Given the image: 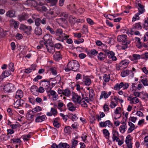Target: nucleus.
I'll list each match as a JSON object with an SVG mask.
<instances>
[{
    "mask_svg": "<svg viewBox=\"0 0 148 148\" xmlns=\"http://www.w3.org/2000/svg\"><path fill=\"white\" fill-rule=\"evenodd\" d=\"M29 112L27 114V119L28 120L30 121H32L34 120V115L32 114H31Z\"/></svg>",
    "mask_w": 148,
    "mask_h": 148,
    "instance_id": "a18cd8bd",
    "label": "nucleus"
},
{
    "mask_svg": "<svg viewBox=\"0 0 148 148\" xmlns=\"http://www.w3.org/2000/svg\"><path fill=\"white\" fill-rule=\"evenodd\" d=\"M112 92L111 91H109L108 92L105 91H103L101 92L100 98L99 100H101L103 98L105 99H107L109 96L111 95Z\"/></svg>",
    "mask_w": 148,
    "mask_h": 148,
    "instance_id": "9d476101",
    "label": "nucleus"
},
{
    "mask_svg": "<svg viewBox=\"0 0 148 148\" xmlns=\"http://www.w3.org/2000/svg\"><path fill=\"white\" fill-rule=\"evenodd\" d=\"M14 107L18 109V107L21 106L22 105L21 103V101L20 99L16 100V102L14 103Z\"/></svg>",
    "mask_w": 148,
    "mask_h": 148,
    "instance_id": "79ce46f5",
    "label": "nucleus"
},
{
    "mask_svg": "<svg viewBox=\"0 0 148 148\" xmlns=\"http://www.w3.org/2000/svg\"><path fill=\"white\" fill-rule=\"evenodd\" d=\"M136 40L137 41V43L136 45L137 47L140 49L143 48V47L147 48L148 47V46L145 43H142L140 41V39L138 37H135Z\"/></svg>",
    "mask_w": 148,
    "mask_h": 148,
    "instance_id": "6e6552de",
    "label": "nucleus"
},
{
    "mask_svg": "<svg viewBox=\"0 0 148 148\" xmlns=\"http://www.w3.org/2000/svg\"><path fill=\"white\" fill-rule=\"evenodd\" d=\"M141 82L144 86H148V80H147V78H144V79H142L141 80Z\"/></svg>",
    "mask_w": 148,
    "mask_h": 148,
    "instance_id": "e2e57ef3",
    "label": "nucleus"
},
{
    "mask_svg": "<svg viewBox=\"0 0 148 148\" xmlns=\"http://www.w3.org/2000/svg\"><path fill=\"white\" fill-rule=\"evenodd\" d=\"M67 67L65 69L66 72H69L71 70L77 71L79 70L80 67L79 62L75 60L69 62L67 64Z\"/></svg>",
    "mask_w": 148,
    "mask_h": 148,
    "instance_id": "f257e3e1",
    "label": "nucleus"
},
{
    "mask_svg": "<svg viewBox=\"0 0 148 148\" xmlns=\"http://www.w3.org/2000/svg\"><path fill=\"white\" fill-rule=\"evenodd\" d=\"M127 36L126 35L123 34L119 35L117 37V40L119 42H122V44L127 42Z\"/></svg>",
    "mask_w": 148,
    "mask_h": 148,
    "instance_id": "ddd939ff",
    "label": "nucleus"
},
{
    "mask_svg": "<svg viewBox=\"0 0 148 148\" xmlns=\"http://www.w3.org/2000/svg\"><path fill=\"white\" fill-rule=\"evenodd\" d=\"M72 128L70 126H66L64 129V132L65 133L70 134L71 132Z\"/></svg>",
    "mask_w": 148,
    "mask_h": 148,
    "instance_id": "3c124183",
    "label": "nucleus"
},
{
    "mask_svg": "<svg viewBox=\"0 0 148 148\" xmlns=\"http://www.w3.org/2000/svg\"><path fill=\"white\" fill-rule=\"evenodd\" d=\"M45 47L48 52L51 53H53L55 51V47L54 46L50 44H45Z\"/></svg>",
    "mask_w": 148,
    "mask_h": 148,
    "instance_id": "9b49d317",
    "label": "nucleus"
},
{
    "mask_svg": "<svg viewBox=\"0 0 148 148\" xmlns=\"http://www.w3.org/2000/svg\"><path fill=\"white\" fill-rule=\"evenodd\" d=\"M72 100L75 103L80 104L82 101V97L75 93H73L72 95Z\"/></svg>",
    "mask_w": 148,
    "mask_h": 148,
    "instance_id": "423d86ee",
    "label": "nucleus"
},
{
    "mask_svg": "<svg viewBox=\"0 0 148 148\" xmlns=\"http://www.w3.org/2000/svg\"><path fill=\"white\" fill-rule=\"evenodd\" d=\"M138 10L139 12L137 13L139 14L140 15L144 12L145 11V9H144V6L142 5L140 3H138Z\"/></svg>",
    "mask_w": 148,
    "mask_h": 148,
    "instance_id": "7c9ffc66",
    "label": "nucleus"
},
{
    "mask_svg": "<svg viewBox=\"0 0 148 148\" xmlns=\"http://www.w3.org/2000/svg\"><path fill=\"white\" fill-rule=\"evenodd\" d=\"M46 29L47 30L49 31L51 34H55V32L53 29L51 27L49 26L48 25Z\"/></svg>",
    "mask_w": 148,
    "mask_h": 148,
    "instance_id": "774afa93",
    "label": "nucleus"
},
{
    "mask_svg": "<svg viewBox=\"0 0 148 148\" xmlns=\"http://www.w3.org/2000/svg\"><path fill=\"white\" fill-rule=\"evenodd\" d=\"M23 93L22 91L21 90H18L16 92L15 98L20 99L23 97Z\"/></svg>",
    "mask_w": 148,
    "mask_h": 148,
    "instance_id": "bb28decb",
    "label": "nucleus"
},
{
    "mask_svg": "<svg viewBox=\"0 0 148 148\" xmlns=\"http://www.w3.org/2000/svg\"><path fill=\"white\" fill-rule=\"evenodd\" d=\"M70 146L66 143H60L58 144L59 148H69Z\"/></svg>",
    "mask_w": 148,
    "mask_h": 148,
    "instance_id": "72a5a7b5",
    "label": "nucleus"
},
{
    "mask_svg": "<svg viewBox=\"0 0 148 148\" xmlns=\"http://www.w3.org/2000/svg\"><path fill=\"white\" fill-rule=\"evenodd\" d=\"M112 124L110 120H107L105 121L101 122L99 123V126L101 127H105L107 126L110 127L112 126Z\"/></svg>",
    "mask_w": 148,
    "mask_h": 148,
    "instance_id": "f8f14e48",
    "label": "nucleus"
},
{
    "mask_svg": "<svg viewBox=\"0 0 148 148\" xmlns=\"http://www.w3.org/2000/svg\"><path fill=\"white\" fill-rule=\"evenodd\" d=\"M96 43L97 45L99 46H101L102 45V47L104 48V49H106L107 47L104 44H103L102 42L100 40H97L96 42Z\"/></svg>",
    "mask_w": 148,
    "mask_h": 148,
    "instance_id": "0e129e2a",
    "label": "nucleus"
},
{
    "mask_svg": "<svg viewBox=\"0 0 148 148\" xmlns=\"http://www.w3.org/2000/svg\"><path fill=\"white\" fill-rule=\"evenodd\" d=\"M68 109L71 111H73L76 110V107L72 103L70 102L67 105Z\"/></svg>",
    "mask_w": 148,
    "mask_h": 148,
    "instance_id": "cd10ccee",
    "label": "nucleus"
},
{
    "mask_svg": "<svg viewBox=\"0 0 148 148\" xmlns=\"http://www.w3.org/2000/svg\"><path fill=\"white\" fill-rule=\"evenodd\" d=\"M69 37V36L65 34L62 33L58 38H56V39L59 41L63 42L64 40H66Z\"/></svg>",
    "mask_w": 148,
    "mask_h": 148,
    "instance_id": "6ab92c4d",
    "label": "nucleus"
},
{
    "mask_svg": "<svg viewBox=\"0 0 148 148\" xmlns=\"http://www.w3.org/2000/svg\"><path fill=\"white\" fill-rule=\"evenodd\" d=\"M71 145L70 148H76L77 145L78 141L73 138L71 140Z\"/></svg>",
    "mask_w": 148,
    "mask_h": 148,
    "instance_id": "c9c22d12",
    "label": "nucleus"
},
{
    "mask_svg": "<svg viewBox=\"0 0 148 148\" xmlns=\"http://www.w3.org/2000/svg\"><path fill=\"white\" fill-rule=\"evenodd\" d=\"M18 19L20 22L25 20L29 18L28 14L27 13L22 14L18 15Z\"/></svg>",
    "mask_w": 148,
    "mask_h": 148,
    "instance_id": "4468645a",
    "label": "nucleus"
},
{
    "mask_svg": "<svg viewBox=\"0 0 148 148\" xmlns=\"http://www.w3.org/2000/svg\"><path fill=\"white\" fill-rule=\"evenodd\" d=\"M45 1L46 2L50 3L52 6H54L57 3L58 0H45Z\"/></svg>",
    "mask_w": 148,
    "mask_h": 148,
    "instance_id": "8fccbe9b",
    "label": "nucleus"
},
{
    "mask_svg": "<svg viewBox=\"0 0 148 148\" xmlns=\"http://www.w3.org/2000/svg\"><path fill=\"white\" fill-rule=\"evenodd\" d=\"M42 110V108L40 106H37L34 108L32 110H30V112H32L36 113Z\"/></svg>",
    "mask_w": 148,
    "mask_h": 148,
    "instance_id": "a19ab883",
    "label": "nucleus"
},
{
    "mask_svg": "<svg viewBox=\"0 0 148 148\" xmlns=\"http://www.w3.org/2000/svg\"><path fill=\"white\" fill-rule=\"evenodd\" d=\"M11 74V72L10 71L6 70L3 72L1 75H3V78L8 77Z\"/></svg>",
    "mask_w": 148,
    "mask_h": 148,
    "instance_id": "ea45409f",
    "label": "nucleus"
},
{
    "mask_svg": "<svg viewBox=\"0 0 148 148\" xmlns=\"http://www.w3.org/2000/svg\"><path fill=\"white\" fill-rule=\"evenodd\" d=\"M83 82L85 85L89 86L91 84V80L90 78H86L83 79Z\"/></svg>",
    "mask_w": 148,
    "mask_h": 148,
    "instance_id": "c03bdc74",
    "label": "nucleus"
},
{
    "mask_svg": "<svg viewBox=\"0 0 148 148\" xmlns=\"http://www.w3.org/2000/svg\"><path fill=\"white\" fill-rule=\"evenodd\" d=\"M100 115H97L96 118L98 121L101 120V118H103L105 116V114L103 112H101L99 113Z\"/></svg>",
    "mask_w": 148,
    "mask_h": 148,
    "instance_id": "09e8293b",
    "label": "nucleus"
},
{
    "mask_svg": "<svg viewBox=\"0 0 148 148\" xmlns=\"http://www.w3.org/2000/svg\"><path fill=\"white\" fill-rule=\"evenodd\" d=\"M71 92L70 90L68 88L64 90L63 95L67 97H69L71 95Z\"/></svg>",
    "mask_w": 148,
    "mask_h": 148,
    "instance_id": "4c0bfd02",
    "label": "nucleus"
},
{
    "mask_svg": "<svg viewBox=\"0 0 148 148\" xmlns=\"http://www.w3.org/2000/svg\"><path fill=\"white\" fill-rule=\"evenodd\" d=\"M68 118L72 120L73 121H76L78 119V117L76 114L69 113L68 114Z\"/></svg>",
    "mask_w": 148,
    "mask_h": 148,
    "instance_id": "2f4dec72",
    "label": "nucleus"
},
{
    "mask_svg": "<svg viewBox=\"0 0 148 148\" xmlns=\"http://www.w3.org/2000/svg\"><path fill=\"white\" fill-rule=\"evenodd\" d=\"M42 31L41 28L40 27H37L35 28V33L37 35H40L42 34Z\"/></svg>",
    "mask_w": 148,
    "mask_h": 148,
    "instance_id": "49530a36",
    "label": "nucleus"
},
{
    "mask_svg": "<svg viewBox=\"0 0 148 148\" xmlns=\"http://www.w3.org/2000/svg\"><path fill=\"white\" fill-rule=\"evenodd\" d=\"M35 3L34 4V7L37 6H42L43 5V3L41 2V0H32V1L31 3L33 4V3Z\"/></svg>",
    "mask_w": 148,
    "mask_h": 148,
    "instance_id": "c756f323",
    "label": "nucleus"
},
{
    "mask_svg": "<svg viewBox=\"0 0 148 148\" xmlns=\"http://www.w3.org/2000/svg\"><path fill=\"white\" fill-rule=\"evenodd\" d=\"M131 138V136L130 135H128L127 136L125 140L126 146H132Z\"/></svg>",
    "mask_w": 148,
    "mask_h": 148,
    "instance_id": "5701e85b",
    "label": "nucleus"
},
{
    "mask_svg": "<svg viewBox=\"0 0 148 148\" xmlns=\"http://www.w3.org/2000/svg\"><path fill=\"white\" fill-rule=\"evenodd\" d=\"M102 50L104 51L106 55L108 56L109 58H111L113 61H116L117 60L116 57L114 56V53L111 51L106 49H102Z\"/></svg>",
    "mask_w": 148,
    "mask_h": 148,
    "instance_id": "20e7f679",
    "label": "nucleus"
},
{
    "mask_svg": "<svg viewBox=\"0 0 148 148\" xmlns=\"http://www.w3.org/2000/svg\"><path fill=\"white\" fill-rule=\"evenodd\" d=\"M112 139L113 141H115V140H119V134L117 130L115 129H113L112 131Z\"/></svg>",
    "mask_w": 148,
    "mask_h": 148,
    "instance_id": "2eb2a0df",
    "label": "nucleus"
},
{
    "mask_svg": "<svg viewBox=\"0 0 148 148\" xmlns=\"http://www.w3.org/2000/svg\"><path fill=\"white\" fill-rule=\"evenodd\" d=\"M65 105L62 102H59L58 105V108L61 111H65L66 110Z\"/></svg>",
    "mask_w": 148,
    "mask_h": 148,
    "instance_id": "c85d7f7f",
    "label": "nucleus"
},
{
    "mask_svg": "<svg viewBox=\"0 0 148 148\" xmlns=\"http://www.w3.org/2000/svg\"><path fill=\"white\" fill-rule=\"evenodd\" d=\"M131 103L136 104L138 103L139 102V99L137 97H132V99Z\"/></svg>",
    "mask_w": 148,
    "mask_h": 148,
    "instance_id": "052dcab7",
    "label": "nucleus"
},
{
    "mask_svg": "<svg viewBox=\"0 0 148 148\" xmlns=\"http://www.w3.org/2000/svg\"><path fill=\"white\" fill-rule=\"evenodd\" d=\"M118 104L117 101L114 102L113 101H111L110 104V107L112 108H114Z\"/></svg>",
    "mask_w": 148,
    "mask_h": 148,
    "instance_id": "13d9d810",
    "label": "nucleus"
},
{
    "mask_svg": "<svg viewBox=\"0 0 148 148\" xmlns=\"http://www.w3.org/2000/svg\"><path fill=\"white\" fill-rule=\"evenodd\" d=\"M38 88L37 86L33 85L31 87L30 90L32 93L35 95H38Z\"/></svg>",
    "mask_w": 148,
    "mask_h": 148,
    "instance_id": "b1692460",
    "label": "nucleus"
},
{
    "mask_svg": "<svg viewBox=\"0 0 148 148\" xmlns=\"http://www.w3.org/2000/svg\"><path fill=\"white\" fill-rule=\"evenodd\" d=\"M128 125L130 126V127L128 128L127 130V133H130L132 132L135 128V125L131 122H128Z\"/></svg>",
    "mask_w": 148,
    "mask_h": 148,
    "instance_id": "a878e982",
    "label": "nucleus"
},
{
    "mask_svg": "<svg viewBox=\"0 0 148 148\" xmlns=\"http://www.w3.org/2000/svg\"><path fill=\"white\" fill-rule=\"evenodd\" d=\"M129 62H126L125 61H122L119 63L118 66L116 67V70L119 71L120 70H122L126 68Z\"/></svg>",
    "mask_w": 148,
    "mask_h": 148,
    "instance_id": "0eeeda50",
    "label": "nucleus"
},
{
    "mask_svg": "<svg viewBox=\"0 0 148 148\" xmlns=\"http://www.w3.org/2000/svg\"><path fill=\"white\" fill-rule=\"evenodd\" d=\"M14 85L12 84L9 83L4 86V90L8 92H12L15 90Z\"/></svg>",
    "mask_w": 148,
    "mask_h": 148,
    "instance_id": "39448f33",
    "label": "nucleus"
},
{
    "mask_svg": "<svg viewBox=\"0 0 148 148\" xmlns=\"http://www.w3.org/2000/svg\"><path fill=\"white\" fill-rule=\"evenodd\" d=\"M106 54H104L102 52H100L97 56L98 60L100 61L103 60L105 58Z\"/></svg>",
    "mask_w": 148,
    "mask_h": 148,
    "instance_id": "f704fd0d",
    "label": "nucleus"
},
{
    "mask_svg": "<svg viewBox=\"0 0 148 148\" xmlns=\"http://www.w3.org/2000/svg\"><path fill=\"white\" fill-rule=\"evenodd\" d=\"M127 127V126L126 123L124 125H121L119 127V130L120 132L122 133H124Z\"/></svg>",
    "mask_w": 148,
    "mask_h": 148,
    "instance_id": "37998d69",
    "label": "nucleus"
},
{
    "mask_svg": "<svg viewBox=\"0 0 148 148\" xmlns=\"http://www.w3.org/2000/svg\"><path fill=\"white\" fill-rule=\"evenodd\" d=\"M19 29L27 34L29 35L31 34L32 27L30 26H26L24 24H21Z\"/></svg>",
    "mask_w": 148,
    "mask_h": 148,
    "instance_id": "f03ea898",
    "label": "nucleus"
},
{
    "mask_svg": "<svg viewBox=\"0 0 148 148\" xmlns=\"http://www.w3.org/2000/svg\"><path fill=\"white\" fill-rule=\"evenodd\" d=\"M62 33L63 31L62 29H58L56 31L55 34L57 37L56 38H58Z\"/></svg>",
    "mask_w": 148,
    "mask_h": 148,
    "instance_id": "de8ad7c7",
    "label": "nucleus"
},
{
    "mask_svg": "<svg viewBox=\"0 0 148 148\" xmlns=\"http://www.w3.org/2000/svg\"><path fill=\"white\" fill-rule=\"evenodd\" d=\"M42 113L40 112L37 113L35 116H36V119H35V122L36 123H40L46 120L47 118L45 115H42Z\"/></svg>",
    "mask_w": 148,
    "mask_h": 148,
    "instance_id": "7ed1b4c3",
    "label": "nucleus"
},
{
    "mask_svg": "<svg viewBox=\"0 0 148 148\" xmlns=\"http://www.w3.org/2000/svg\"><path fill=\"white\" fill-rule=\"evenodd\" d=\"M58 113L57 110L53 108H51V112H49L47 113L46 114L47 116H51L53 115L54 116L56 115Z\"/></svg>",
    "mask_w": 148,
    "mask_h": 148,
    "instance_id": "4be33fe9",
    "label": "nucleus"
},
{
    "mask_svg": "<svg viewBox=\"0 0 148 148\" xmlns=\"http://www.w3.org/2000/svg\"><path fill=\"white\" fill-rule=\"evenodd\" d=\"M59 118H56L53 120V124L54 126L56 127L59 128L60 126V125L59 123Z\"/></svg>",
    "mask_w": 148,
    "mask_h": 148,
    "instance_id": "473e14b6",
    "label": "nucleus"
},
{
    "mask_svg": "<svg viewBox=\"0 0 148 148\" xmlns=\"http://www.w3.org/2000/svg\"><path fill=\"white\" fill-rule=\"evenodd\" d=\"M122 84L120 83L119 84H117L114 87V89L116 90H119L120 89L122 88Z\"/></svg>",
    "mask_w": 148,
    "mask_h": 148,
    "instance_id": "bf43d9fd",
    "label": "nucleus"
},
{
    "mask_svg": "<svg viewBox=\"0 0 148 148\" xmlns=\"http://www.w3.org/2000/svg\"><path fill=\"white\" fill-rule=\"evenodd\" d=\"M52 36L50 34H46L43 37L44 40L46 43L49 45L51 44L52 43Z\"/></svg>",
    "mask_w": 148,
    "mask_h": 148,
    "instance_id": "1a4fd4ad",
    "label": "nucleus"
},
{
    "mask_svg": "<svg viewBox=\"0 0 148 148\" xmlns=\"http://www.w3.org/2000/svg\"><path fill=\"white\" fill-rule=\"evenodd\" d=\"M103 134L104 135L105 137L107 138L109 137L110 133L108 130L106 129H104L103 130Z\"/></svg>",
    "mask_w": 148,
    "mask_h": 148,
    "instance_id": "603ef678",
    "label": "nucleus"
},
{
    "mask_svg": "<svg viewBox=\"0 0 148 148\" xmlns=\"http://www.w3.org/2000/svg\"><path fill=\"white\" fill-rule=\"evenodd\" d=\"M54 46L55 48H56L58 49H62L63 48L62 45L60 43L55 44Z\"/></svg>",
    "mask_w": 148,
    "mask_h": 148,
    "instance_id": "680f3d73",
    "label": "nucleus"
},
{
    "mask_svg": "<svg viewBox=\"0 0 148 148\" xmlns=\"http://www.w3.org/2000/svg\"><path fill=\"white\" fill-rule=\"evenodd\" d=\"M9 69L10 71L12 72H13L14 70V64L13 63H10L8 66Z\"/></svg>",
    "mask_w": 148,
    "mask_h": 148,
    "instance_id": "69168bd1",
    "label": "nucleus"
},
{
    "mask_svg": "<svg viewBox=\"0 0 148 148\" xmlns=\"http://www.w3.org/2000/svg\"><path fill=\"white\" fill-rule=\"evenodd\" d=\"M22 137L23 140L27 141L29 139V138L31 137V135L29 134L27 135H23Z\"/></svg>",
    "mask_w": 148,
    "mask_h": 148,
    "instance_id": "338daca9",
    "label": "nucleus"
},
{
    "mask_svg": "<svg viewBox=\"0 0 148 148\" xmlns=\"http://www.w3.org/2000/svg\"><path fill=\"white\" fill-rule=\"evenodd\" d=\"M6 15L9 17H14L15 16L14 13H13L12 11L10 10L6 12Z\"/></svg>",
    "mask_w": 148,
    "mask_h": 148,
    "instance_id": "6e6d98bb",
    "label": "nucleus"
},
{
    "mask_svg": "<svg viewBox=\"0 0 148 148\" xmlns=\"http://www.w3.org/2000/svg\"><path fill=\"white\" fill-rule=\"evenodd\" d=\"M141 58V56L139 54H133L132 56L130 57V59L132 61L135 63L138 62V60Z\"/></svg>",
    "mask_w": 148,
    "mask_h": 148,
    "instance_id": "aec40b11",
    "label": "nucleus"
},
{
    "mask_svg": "<svg viewBox=\"0 0 148 148\" xmlns=\"http://www.w3.org/2000/svg\"><path fill=\"white\" fill-rule=\"evenodd\" d=\"M69 21L72 24H74L76 23V18L74 16H70L69 17Z\"/></svg>",
    "mask_w": 148,
    "mask_h": 148,
    "instance_id": "58836bf2",
    "label": "nucleus"
},
{
    "mask_svg": "<svg viewBox=\"0 0 148 148\" xmlns=\"http://www.w3.org/2000/svg\"><path fill=\"white\" fill-rule=\"evenodd\" d=\"M53 59L56 61H58L62 58V57L60 51H57L53 56Z\"/></svg>",
    "mask_w": 148,
    "mask_h": 148,
    "instance_id": "412c9836",
    "label": "nucleus"
},
{
    "mask_svg": "<svg viewBox=\"0 0 148 148\" xmlns=\"http://www.w3.org/2000/svg\"><path fill=\"white\" fill-rule=\"evenodd\" d=\"M6 35V32L0 27V38H3Z\"/></svg>",
    "mask_w": 148,
    "mask_h": 148,
    "instance_id": "5fc2aeb1",
    "label": "nucleus"
},
{
    "mask_svg": "<svg viewBox=\"0 0 148 148\" xmlns=\"http://www.w3.org/2000/svg\"><path fill=\"white\" fill-rule=\"evenodd\" d=\"M50 95L53 96L52 98L54 101H56L58 99V96L56 92L53 90H50L49 91Z\"/></svg>",
    "mask_w": 148,
    "mask_h": 148,
    "instance_id": "393cba45",
    "label": "nucleus"
},
{
    "mask_svg": "<svg viewBox=\"0 0 148 148\" xmlns=\"http://www.w3.org/2000/svg\"><path fill=\"white\" fill-rule=\"evenodd\" d=\"M139 28H140V29H141L142 28V27L141 25L140 22H139L134 24L133 25L132 28L130 31V33L132 35H133V33L134 32V30Z\"/></svg>",
    "mask_w": 148,
    "mask_h": 148,
    "instance_id": "a211bd4d",
    "label": "nucleus"
},
{
    "mask_svg": "<svg viewBox=\"0 0 148 148\" xmlns=\"http://www.w3.org/2000/svg\"><path fill=\"white\" fill-rule=\"evenodd\" d=\"M49 70L51 71L53 75H57V72L56 71V69L55 67L50 68Z\"/></svg>",
    "mask_w": 148,
    "mask_h": 148,
    "instance_id": "864d4df0",
    "label": "nucleus"
},
{
    "mask_svg": "<svg viewBox=\"0 0 148 148\" xmlns=\"http://www.w3.org/2000/svg\"><path fill=\"white\" fill-rule=\"evenodd\" d=\"M110 76L109 75H107L106 74H104L103 77V79L106 82H108L110 80Z\"/></svg>",
    "mask_w": 148,
    "mask_h": 148,
    "instance_id": "4d7b16f0",
    "label": "nucleus"
},
{
    "mask_svg": "<svg viewBox=\"0 0 148 148\" xmlns=\"http://www.w3.org/2000/svg\"><path fill=\"white\" fill-rule=\"evenodd\" d=\"M67 9L71 12L72 13L76 14L77 12L76 10V8L75 7V5L71 3L69 5H68Z\"/></svg>",
    "mask_w": 148,
    "mask_h": 148,
    "instance_id": "f3484780",
    "label": "nucleus"
},
{
    "mask_svg": "<svg viewBox=\"0 0 148 148\" xmlns=\"http://www.w3.org/2000/svg\"><path fill=\"white\" fill-rule=\"evenodd\" d=\"M130 72H132L131 71H130L128 70L123 71L121 73V75L123 77H125L129 75Z\"/></svg>",
    "mask_w": 148,
    "mask_h": 148,
    "instance_id": "e433bc0d",
    "label": "nucleus"
},
{
    "mask_svg": "<svg viewBox=\"0 0 148 148\" xmlns=\"http://www.w3.org/2000/svg\"><path fill=\"white\" fill-rule=\"evenodd\" d=\"M50 81H47L45 79L41 81L40 85L42 86L45 87V88L47 89L49 88L50 84Z\"/></svg>",
    "mask_w": 148,
    "mask_h": 148,
    "instance_id": "dca6fc26",
    "label": "nucleus"
}]
</instances>
